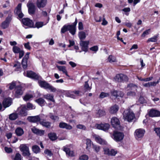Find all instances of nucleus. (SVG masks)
<instances>
[{
    "label": "nucleus",
    "mask_w": 160,
    "mask_h": 160,
    "mask_svg": "<svg viewBox=\"0 0 160 160\" xmlns=\"http://www.w3.org/2000/svg\"><path fill=\"white\" fill-rule=\"evenodd\" d=\"M74 25H65L61 28V33H64L67 31H69V32L72 35H74L76 32V25L77 24V19H76Z\"/></svg>",
    "instance_id": "1"
},
{
    "label": "nucleus",
    "mask_w": 160,
    "mask_h": 160,
    "mask_svg": "<svg viewBox=\"0 0 160 160\" xmlns=\"http://www.w3.org/2000/svg\"><path fill=\"white\" fill-rule=\"evenodd\" d=\"M123 118L129 122H132V120L135 119V115L133 112L129 109L125 111L123 113Z\"/></svg>",
    "instance_id": "2"
},
{
    "label": "nucleus",
    "mask_w": 160,
    "mask_h": 160,
    "mask_svg": "<svg viewBox=\"0 0 160 160\" xmlns=\"http://www.w3.org/2000/svg\"><path fill=\"white\" fill-rule=\"evenodd\" d=\"M114 80L118 82H127L128 80V78L125 75L122 74H117L114 77Z\"/></svg>",
    "instance_id": "3"
},
{
    "label": "nucleus",
    "mask_w": 160,
    "mask_h": 160,
    "mask_svg": "<svg viewBox=\"0 0 160 160\" xmlns=\"http://www.w3.org/2000/svg\"><path fill=\"white\" fill-rule=\"evenodd\" d=\"M19 148L20 151L22 152L23 156H29L30 155L29 149L27 144H21Z\"/></svg>",
    "instance_id": "4"
},
{
    "label": "nucleus",
    "mask_w": 160,
    "mask_h": 160,
    "mask_svg": "<svg viewBox=\"0 0 160 160\" xmlns=\"http://www.w3.org/2000/svg\"><path fill=\"white\" fill-rule=\"evenodd\" d=\"M145 131L142 128L137 129L135 131L134 135L136 139L143 138L145 133Z\"/></svg>",
    "instance_id": "5"
},
{
    "label": "nucleus",
    "mask_w": 160,
    "mask_h": 160,
    "mask_svg": "<svg viewBox=\"0 0 160 160\" xmlns=\"http://www.w3.org/2000/svg\"><path fill=\"white\" fill-rule=\"evenodd\" d=\"M114 139L116 141H120L122 140L124 138L123 134L121 132H115L113 134Z\"/></svg>",
    "instance_id": "6"
},
{
    "label": "nucleus",
    "mask_w": 160,
    "mask_h": 160,
    "mask_svg": "<svg viewBox=\"0 0 160 160\" xmlns=\"http://www.w3.org/2000/svg\"><path fill=\"white\" fill-rule=\"evenodd\" d=\"M109 124L108 123L97 124L95 125V127L97 129L104 131L108 130L109 128Z\"/></svg>",
    "instance_id": "7"
},
{
    "label": "nucleus",
    "mask_w": 160,
    "mask_h": 160,
    "mask_svg": "<svg viewBox=\"0 0 160 160\" xmlns=\"http://www.w3.org/2000/svg\"><path fill=\"white\" fill-rule=\"evenodd\" d=\"M111 123L112 127L118 128L120 126V122L119 119L115 117H113L111 120Z\"/></svg>",
    "instance_id": "8"
},
{
    "label": "nucleus",
    "mask_w": 160,
    "mask_h": 160,
    "mask_svg": "<svg viewBox=\"0 0 160 160\" xmlns=\"http://www.w3.org/2000/svg\"><path fill=\"white\" fill-rule=\"evenodd\" d=\"M27 6L28 8V12L31 15L35 14V7L34 5L32 3H28L27 4Z\"/></svg>",
    "instance_id": "9"
},
{
    "label": "nucleus",
    "mask_w": 160,
    "mask_h": 160,
    "mask_svg": "<svg viewBox=\"0 0 160 160\" xmlns=\"http://www.w3.org/2000/svg\"><path fill=\"white\" fill-rule=\"evenodd\" d=\"M24 74L25 76L33 79H37L39 78L38 76L31 71H28L26 73L24 72Z\"/></svg>",
    "instance_id": "10"
},
{
    "label": "nucleus",
    "mask_w": 160,
    "mask_h": 160,
    "mask_svg": "<svg viewBox=\"0 0 160 160\" xmlns=\"http://www.w3.org/2000/svg\"><path fill=\"white\" fill-rule=\"evenodd\" d=\"M23 24L30 28L33 27V23L32 20L28 18H24L22 19Z\"/></svg>",
    "instance_id": "11"
},
{
    "label": "nucleus",
    "mask_w": 160,
    "mask_h": 160,
    "mask_svg": "<svg viewBox=\"0 0 160 160\" xmlns=\"http://www.w3.org/2000/svg\"><path fill=\"white\" fill-rule=\"evenodd\" d=\"M88 41H81L80 44L82 50L86 52L88 50Z\"/></svg>",
    "instance_id": "12"
},
{
    "label": "nucleus",
    "mask_w": 160,
    "mask_h": 160,
    "mask_svg": "<svg viewBox=\"0 0 160 160\" xmlns=\"http://www.w3.org/2000/svg\"><path fill=\"white\" fill-rule=\"evenodd\" d=\"M30 53V52H27L22 60V66L24 69H26L27 68V61L29 58Z\"/></svg>",
    "instance_id": "13"
},
{
    "label": "nucleus",
    "mask_w": 160,
    "mask_h": 160,
    "mask_svg": "<svg viewBox=\"0 0 160 160\" xmlns=\"http://www.w3.org/2000/svg\"><path fill=\"white\" fill-rule=\"evenodd\" d=\"M47 3V0H37L36 4L37 7L40 9L45 7Z\"/></svg>",
    "instance_id": "14"
},
{
    "label": "nucleus",
    "mask_w": 160,
    "mask_h": 160,
    "mask_svg": "<svg viewBox=\"0 0 160 160\" xmlns=\"http://www.w3.org/2000/svg\"><path fill=\"white\" fill-rule=\"evenodd\" d=\"M16 97L18 98L22 95L23 93V90L22 88L20 86H17L15 88Z\"/></svg>",
    "instance_id": "15"
},
{
    "label": "nucleus",
    "mask_w": 160,
    "mask_h": 160,
    "mask_svg": "<svg viewBox=\"0 0 160 160\" xmlns=\"http://www.w3.org/2000/svg\"><path fill=\"white\" fill-rule=\"evenodd\" d=\"M104 154L108 155L114 156L117 153V151L113 149L110 150L108 148H104Z\"/></svg>",
    "instance_id": "16"
},
{
    "label": "nucleus",
    "mask_w": 160,
    "mask_h": 160,
    "mask_svg": "<svg viewBox=\"0 0 160 160\" xmlns=\"http://www.w3.org/2000/svg\"><path fill=\"white\" fill-rule=\"evenodd\" d=\"M63 150L65 152L67 155L69 157H73L74 156V153L72 151H70L69 149L68 148L67 146H65L63 148Z\"/></svg>",
    "instance_id": "17"
},
{
    "label": "nucleus",
    "mask_w": 160,
    "mask_h": 160,
    "mask_svg": "<svg viewBox=\"0 0 160 160\" xmlns=\"http://www.w3.org/2000/svg\"><path fill=\"white\" fill-rule=\"evenodd\" d=\"M27 119L29 122H37L40 121V118L39 116L38 115L28 117Z\"/></svg>",
    "instance_id": "18"
},
{
    "label": "nucleus",
    "mask_w": 160,
    "mask_h": 160,
    "mask_svg": "<svg viewBox=\"0 0 160 160\" xmlns=\"http://www.w3.org/2000/svg\"><path fill=\"white\" fill-rule=\"evenodd\" d=\"M21 3L19 4L17 6L16 9V13L18 15V17L20 18H22L23 16V14L21 11Z\"/></svg>",
    "instance_id": "19"
},
{
    "label": "nucleus",
    "mask_w": 160,
    "mask_h": 160,
    "mask_svg": "<svg viewBox=\"0 0 160 160\" xmlns=\"http://www.w3.org/2000/svg\"><path fill=\"white\" fill-rule=\"evenodd\" d=\"M149 115L151 117H158L160 116V112L157 110L151 109L149 112Z\"/></svg>",
    "instance_id": "20"
},
{
    "label": "nucleus",
    "mask_w": 160,
    "mask_h": 160,
    "mask_svg": "<svg viewBox=\"0 0 160 160\" xmlns=\"http://www.w3.org/2000/svg\"><path fill=\"white\" fill-rule=\"evenodd\" d=\"M19 109L20 110L19 111L20 115L23 116H25L27 115V113L26 110L27 109L26 106L24 105L22 106L19 108Z\"/></svg>",
    "instance_id": "21"
},
{
    "label": "nucleus",
    "mask_w": 160,
    "mask_h": 160,
    "mask_svg": "<svg viewBox=\"0 0 160 160\" xmlns=\"http://www.w3.org/2000/svg\"><path fill=\"white\" fill-rule=\"evenodd\" d=\"M59 126L60 128H66L68 130H70L72 128V127L71 126L63 122H60Z\"/></svg>",
    "instance_id": "22"
},
{
    "label": "nucleus",
    "mask_w": 160,
    "mask_h": 160,
    "mask_svg": "<svg viewBox=\"0 0 160 160\" xmlns=\"http://www.w3.org/2000/svg\"><path fill=\"white\" fill-rule=\"evenodd\" d=\"M12 100L10 98H6L4 99L3 102V106L5 108L8 107L11 104Z\"/></svg>",
    "instance_id": "23"
},
{
    "label": "nucleus",
    "mask_w": 160,
    "mask_h": 160,
    "mask_svg": "<svg viewBox=\"0 0 160 160\" xmlns=\"http://www.w3.org/2000/svg\"><path fill=\"white\" fill-rule=\"evenodd\" d=\"M95 140L97 142L101 145H104L107 144V142L99 136H96L95 137Z\"/></svg>",
    "instance_id": "24"
},
{
    "label": "nucleus",
    "mask_w": 160,
    "mask_h": 160,
    "mask_svg": "<svg viewBox=\"0 0 160 160\" xmlns=\"http://www.w3.org/2000/svg\"><path fill=\"white\" fill-rule=\"evenodd\" d=\"M38 83L41 87L45 89H48V88L50 84L45 81L38 80Z\"/></svg>",
    "instance_id": "25"
},
{
    "label": "nucleus",
    "mask_w": 160,
    "mask_h": 160,
    "mask_svg": "<svg viewBox=\"0 0 160 160\" xmlns=\"http://www.w3.org/2000/svg\"><path fill=\"white\" fill-rule=\"evenodd\" d=\"M118 106L117 105H115L110 108L109 112L111 114H114L118 111Z\"/></svg>",
    "instance_id": "26"
},
{
    "label": "nucleus",
    "mask_w": 160,
    "mask_h": 160,
    "mask_svg": "<svg viewBox=\"0 0 160 160\" xmlns=\"http://www.w3.org/2000/svg\"><path fill=\"white\" fill-rule=\"evenodd\" d=\"M15 133L18 136H21L24 133L23 129L20 127L17 128L15 131Z\"/></svg>",
    "instance_id": "27"
},
{
    "label": "nucleus",
    "mask_w": 160,
    "mask_h": 160,
    "mask_svg": "<svg viewBox=\"0 0 160 160\" xmlns=\"http://www.w3.org/2000/svg\"><path fill=\"white\" fill-rule=\"evenodd\" d=\"M43 97L46 99L51 101L53 102H55V100L54 99V96L51 94H47L44 95Z\"/></svg>",
    "instance_id": "28"
},
{
    "label": "nucleus",
    "mask_w": 160,
    "mask_h": 160,
    "mask_svg": "<svg viewBox=\"0 0 160 160\" xmlns=\"http://www.w3.org/2000/svg\"><path fill=\"white\" fill-rule=\"evenodd\" d=\"M56 67L59 71H62L63 73L65 74L67 76H68L67 72L65 66L57 65Z\"/></svg>",
    "instance_id": "29"
},
{
    "label": "nucleus",
    "mask_w": 160,
    "mask_h": 160,
    "mask_svg": "<svg viewBox=\"0 0 160 160\" xmlns=\"http://www.w3.org/2000/svg\"><path fill=\"white\" fill-rule=\"evenodd\" d=\"M105 114L104 111L101 109H99L96 113V116L97 117H101Z\"/></svg>",
    "instance_id": "30"
},
{
    "label": "nucleus",
    "mask_w": 160,
    "mask_h": 160,
    "mask_svg": "<svg viewBox=\"0 0 160 160\" xmlns=\"http://www.w3.org/2000/svg\"><path fill=\"white\" fill-rule=\"evenodd\" d=\"M35 101L38 104L41 106H43L46 103L45 100L42 98H39L35 100Z\"/></svg>",
    "instance_id": "31"
},
{
    "label": "nucleus",
    "mask_w": 160,
    "mask_h": 160,
    "mask_svg": "<svg viewBox=\"0 0 160 160\" xmlns=\"http://www.w3.org/2000/svg\"><path fill=\"white\" fill-rule=\"evenodd\" d=\"M40 123L43 126L47 128H49L50 127L51 123L49 122L41 121L40 122Z\"/></svg>",
    "instance_id": "32"
},
{
    "label": "nucleus",
    "mask_w": 160,
    "mask_h": 160,
    "mask_svg": "<svg viewBox=\"0 0 160 160\" xmlns=\"http://www.w3.org/2000/svg\"><path fill=\"white\" fill-rule=\"evenodd\" d=\"M18 118V114L16 113H12L9 115V118L11 120H14Z\"/></svg>",
    "instance_id": "33"
},
{
    "label": "nucleus",
    "mask_w": 160,
    "mask_h": 160,
    "mask_svg": "<svg viewBox=\"0 0 160 160\" xmlns=\"http://www.w3.org/2000/svg\"><path fill=\"white\" fill-rule=\"evenodd\" d=\"M92 148L96 153H98L100 151L101 149L100 146L98 145L94 144L93 143L92 144Z\"/></svg>",
    "instance_id": "34"
},
{
    "label": "nucleus",
    "mask_w": 160,
    "mask_h": 160,
    "mask_svg": "<svg viewBox=\"0 0 160 160\" xmlns=\"http://www.w3.org/2000/svg\"><path fill=\"white\" fill-rule=\"evenodd\" d=\"M50 118L54 121H58L59 118L58 116H54L52 113H50L48 115Z\"/></svg>",
    "instance_id": "35"
},
{
    "label": "nucleus",
    "mask_w": 160,
    "mask_h": 160,
    "mask_svg": "<svg viewBox=\"0 0 160 160\" xmlns=\"http://www.w3.org/2000/svg\"><path fill=\"white\" fill-rule=\"evenodd\" d=\"M32 150L33 152L37 153L40 152V148L37 145H34L32 147Z\"/></svg>",
    "instance_id": "36"
},
{
    "label": "nucleus",
    "mask_w": 160,
    "mask_h": 160,
    "mask_svg": "<svg viewBox=\"0 0 160 160\" xmlns=\"http://www.w3.org/2000/svg\"><path fill=\"white\" fill-rule=\"evenodd\" d=\"M48 135L49 138L52 141L55 140L57 138L56 135L55 133H49Z\"/></svg>",
    "instance_id": "37"
},
{
    "label": "nucleus",
    "mask_w": 160,
    "mask_h": 160,
    "mask_svg": "<svg viewBox=\"0 0 160 160\" xmlns=\"http://www.w3.org/2000/svg\"><path fill=\"white\" fill-rule=\"evenodd\" d=\"M13 67L16 68L15 69V71H20L21 70V64L19 62H17L13 66Z\"/></svg>",
    "instance_id": "38"
},
{
    "label": "nucleus",
    "mask_w": 160,
    "mask_h": 160,
    "mask_svg": "<svg viewBox=\"0 0 160 160\" xmlns=\"http://www.w3.org/2000/svg\"><path fill=\"white\" fill-rule=\"evenodd\" d=\"M9 25V24L4 21L1 23L0 25V27L2 28L3 29H5L8 28V27Z\"/></svg>",
    "instance_id": "39"
},
{
    "label": "nucleus",
    "mask_w": 160,
    "mask_h": 160,
    "mask_svg": "<svg viewBox=\"0 0 160 160\" xmlns=\"http://www.w3.org/2000/svg\"><path fill=\"white\" fill-rule=\"evenodd\" d=\"M78 36L80 40L84 39L86 37V33L84 32H80L78 33Z\"/></svg>",
    "instance_id": "40"
},
{
    "label": "nucleus",
    "mask_w": 160,
    "mask_h": 160,
    "mask_svg": "<svg viewBox=\"0 0 160 160\" xmlns=\"http://www.w3.org/2000/svg\"><path fill=\"white\" fill-rule=\"evenodd\" d=\"M12 50L13 52L15 53H19L21 51L20 48L17 46H14L12 48Z\"/></svg>",
    "instance_id": "41"
},
{
    "label": "nucleus",
    "mask_w": 160,
    "mask_h": 160,
    "mask_svg": "<svg viewBox=\"0 0 160 160\" xmlns=\"http://www.w3.org/2000/svg\"><path fill=\"white\" fill-rule=\"evenodd\" d=\"M32 97V94H27L23 97V99L24 101H27L29 100Z\"/></svg>",
    "instance_id": "42"
},
{
    "label": "nucleus",
    "mask_w": 160,
    "mask_h": 160,
    "mask_svg": "<svg viewBox=\"0 0 160 160\" xmlns=\"http://www.w3.org/2000/svg\"><path fill=\"white\" fill-rule=\"evenodd\" d=\"M130 88V89L131 90L135 89L137 90V86L133 84H128L127 86V88Z\"/></svg>",
    "instance_id": "43"
},
{
    "label": "nucleus",
    "mask_w": 160,
    "mask_h": 160,
    "mask_svg": "<svg viewBox=\"0 0 160 160\" xmlns=\"http://www.w3.org/2000/svg\"><path fill=\"white\" fill-rule=\"evenodd\" d=\"M84 87L86 91H90L92 88L91 86H89L87 81L85 82Z\"/></svg>",
    "instance_id": "44"
},
{
    "label": "nucleus",
    "mask_w": 160,
    "mask_h": 160,
    "mask_svg": "<svg viewBox=\"0 0 160 160\" xmlns=\"http://www.w3.org/2000/svg\"><path fill=\"white\" fill-rule=\"evenodd\" d=\"M43 25V22H37L35 24V27L38 28L42 27Z\"/></svg>",
    "instance_id": "45"
},
{
    "label": "nucleus",
    "mask_w": 160,
    "mask_h": 160,
    "mask_svg": "<svg viewBox=\"0 0 160 160\" xmlns=\"http://www.w3.org/2000/svg\"><path fill=\"white\" fill-rule=\"evenodd\" d=\"M157 38H158L157 36H154V37H153L151 38H149L147 41V42H156L157 40Z\"/></svg>",
    "instance_id": "46"
},
{
    "label": "nucleus",
    "mask_w": 160,
    "mask_h": 160,
    "mask_svg": "<svg viewBox=\"0 0 160 160\" xmlns=\"http://www.w3.org/2000/svg\"><path fill=\"white\" fill-rule=\"evenodd\" d=\"M108 59L109 62H112L116 61V58L112 56H109Z\"/></svg>",
    "instance_id": "47"
},
{
    "label": "nucleus",
    "mask_w": 160,
    "mask_h": 160,
    "mask_svg": "<svg viewBox=\"0 0 160 160\" xmlns=\"http://www.w3.org/2000/svg\"><path fill=\"white\" fill-rule=\"evenodd\" d=\"M86 144L87 145L86 149H89L91 145V140L89 139H86Z\"/></svg>",
    "instance_id": "48"
},
{
    "label": "nucleus",
    "mask_w": 160,
    "mask_h": 160,
    "mask_svg": "<svg viewBox=\"0 0 160 160\" xmlns=\"http://www.w3.org/2000/svg\"><path fill=\"white\" fill-rule=\"evenodd\" d=\"M12 16L11 14L8 15V17L6 18L4 21L9 24L12 20Z\"/></svg>",
    "instance_id": "49"
},
{
    "label": "nucleus",
    "mask_w": 160,
    "mask_h": 160,
    "mask_svg": "<svg viewBox=\"0 0 160 160\" xmlns=\"http://www.w3.org/2000/svg\"><path fill=\"white\" fill-rule=\"evenodd\" d=\"M26 108L27 109H29L30 110L35 109V107L33 106L32 104L30 103H27Z\"/></svg>",
    "instance_id": "50"
},
{
    "label": "nucleus",
    "mask_w": 160,
    "mask_h": 160,
    "mask_svg": "<svg viewBox=\"0 0 160 160\" xmlns=\"http://www.w3.org/2000/svg\"><path fill=\"white\" fill-rule=\"evenodd\" d=\"M48 89H49L51 92H55L57 91V89L52 86L49 85Z\"/></svg>",
    "instance_id": "51"
},
{
    "label": "nucleus",
    "mask_w": 160,
    "mask_h": 160,
    "mask_svg": "<svg viewBox=\"0 0 160 160\" xmlns=\"http://www.w3.org/2000/svg\"><path fill=\"white\" fill-rule=\"evenodd\" d=\"M88 156L85 154L80 156L79 158V159L81 160H88Z\"/></svg>",
    "instance_id": "52"
},
{
    "label": "nucleus",
    "mask_w": 160,
    "mask_h": 160,
    "mask_svg": "<svg viewBox=\"0 0 160 160\" xmlns=\"http://www.w3.org/2000/svg\"><path fill=\"white\" fill-rule=\"evenodd\" d=\"M8 85L9 86V88L10 90L13 89L16 85V83L15 82L13 81L11 83H10Z\"/></svg>",
    "instance_id": "53"
},
{
    "label": "nucleus",
    "mask_w": 160,
    "mask_h": 160,
    "mask_svg": "<svg viewBox=\"0 0 160 160\" xmlns=\"http://www.w3.org/2000/svg\"><path fill=\"white\" fill-rule=\"evenodd\" d=\"M109 94L108 93L102 92L99 95V97L101 98H103L109 96Z\"/></svg>",
    "instance_id": "54"
},
{
    "label": "nucleus",
    "mask_w": 160,
    "mask_h": 160,
    "mask_svg": "<svg viewBox=\"0 0 160 160\" xmlns=\"http://www.w3.org/2000/svg\"><path fill=\"white\" fill-rule=\"evenodd\" d=\"M127 94L129 97H134L136 95V93L134 92L130 91L128 92Z\"/></svg>",
    "instance_id": "55"
},
{
    "label": "nucleus",
    "mask_w": 160,
    "mask_h": 160,
    "mask_svg": "<svg viewBox=\"0 0 160 160\" xmlns=\"http://www.w3.org/2000/svg\"><path fill=\"white\" fill-rule=\"evenodd\" d=\"M111 95L114 96L116 98L118 97L119 95L118 94V92L117 91L113 90L111 91Z\"/></svg>",
    "instance_id": "56"
},
{
    "label": "nucleus",
    "mask_w": 160,
    "mask_h": 160,
    "mask_svg": "<svg viewBox=\"0 0 160 160\" xmlns=\"http://www.w3.org/2000/svg\"><path fill=\"white\" fill-rule=\"evenodd\" d=\"M14 160H21V155L19 153H16Z\"/></svg>",
    "instance_id": "57"
},
{
    "label": "nucleus",
    "mask_w": 160,
    "mask_h": 160,
    "mask_svg": "<svg viewBox=\"0 0 160 160\" xmlns=\"http://www.w3.org/2000/svg\"><path fill=\"white\" fill-rule=\"evenodd\" d=\"M154 131H155L157 135L160 137V128H155Z\"/></svg>",
    "instance_id": "58"
},
{
    "label": "nucleus",
    "mask_w": 160,
    "mask_h": 160,
    "mask_svg": "<svg viewBox=\"0 0 160 160\" xmlns=\"http://www.w3.org/2000/svg\"><path fill=\"white\" fill-rule=\"evenodd\" d=\"M44 153L47 154V155L49 156H51L52 154L51 151L48 149H46L44 151Z\"/></svg>",
    "instance_id": "59"
},
{
    "label": "nucleus",
    "mask_w": 160,
    "mask_h": 160,
    "mask_svg": "<svg viewBox=\"0 0 160 160\" xmlns=\"http://www.w3.org/2000/svg\"><path fill=\"white\" fill-rule=\"evenodd\" d=\"M98 49V47L97 46H95L90 48V49L92 51L96 52Z\"/></svg>",
    "instance_id": "60"
},
{
    "label": "nucleus",
    "mask_w": 160,
    "mask_h": 160,
    "mask_svg": "<svg viewBox=\"0 0 160 160\" xmlns=\"http://www.w3.org/2000/svg\"><path fill=\"white\" fill-rule=\"evenodd\" d=\"M77 128H78L82 129L83 130H85L86 129V127L84 125L82 124H79L77 126Z\"/></svg>",
    "instance_id": "61"
},
{
    "label": "nucleus",
    "mask_w": 160,
    "mask_h": 160,
    "mask_svg": "<svg viewBox=\"0 0 160 160\" xmlns=\"http://www.w3.org/2000/svg\"><path fill=\"white\" fill-rule=\"evenodd\" d=\"M5 151L7 153H10L12 152V150L10 148H8L7 147H5L4 148Z\"/></svg>",
    "instance_id": "62"
},
{
    "label": "nucleus",
    "mask_w": 160,
    "mask_h": 160,
    "mask_svg": "<svg viewBox=\"0 0 160 160\" xmlns=\"http://www.w3.org/2000/svg\"><path fill=\"white\" fill-rule=\"evenodd\" d=\"M78 28L80 30H82L83 29V25L82 22H79Z\"/></svg>",
    "instance_id": "63"
},
{
    "label": "nucleus",
    "mask_w": 160,
    "mask_h": 160,
    "mask_svg": "<svg viewBox=\"0 0 160 160\" xmlns=\"http://www.w3.org/2000/svg\"><path fill=\"white\" fill-rule=\"evenodd\" d=\"M39 129L36 128L35 127H33L32 128V131L34 133L37 134L38 132V131Z\"/></svg>",
    "instance_id": "64"
}]
</instances>
